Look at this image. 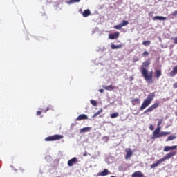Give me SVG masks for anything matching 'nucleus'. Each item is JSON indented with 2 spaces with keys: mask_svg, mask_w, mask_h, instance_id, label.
<instances>
[{
  "mask_svg": "<svg viewBox=\"0 0 177 177\" xmlns=\"http://www.w3.org/2000/svg\"><path fill=\"white\" fill-rule=\"evenodd\" d=\"M82 120H88V116L85 114H81L76 118V121H81Z\"/></svg>",
  "mask_w": 177,
  "mask_h": 177,
  "instance_id": "ddd939ff",
  "label": "nucleus"
},
{
  "mask_svg": "<svg viewBox=\"0 0 177 177\" xmlns=\"http://www.w3.org/2000/svg\"><path fill=\"white\" fill-rule=\"evenodd\" d=\"M41 114H42V112L41 111H38L37 112V115H41Z\"/></svg>",
  "mask_w": 177,
  "mask_h": 177,
  "instance_id": "c9c22d12",
  "label": "nucleus"
},
{
  "mask_svg": "<svg viewBox=\"0 0 177 177\" xmlns=\"http://www.w3.org/2000/svg\"><path fill=\"white\" fill-rule=\"evenodd\" d=\"M135 102L139 104L140 103V100L135 98L132 100L133 106H135Z\"/></svg>",
  "mask_w": 177,
  "mask_h": 177,
  "instance_id": "393cba45",
  "label": "nucleus"
},
{
  "mask_svg": "<svg viewBox=\"0 0 177 177\" xmlns=\"http://www.w3.org/2000/svg\"><path fill=\"white\" fill-rule=\"evenodd\" d=\"M129 24V22H128V21L123 20V21H122L120 26L122 27H124V26H128Z\"/></svg>",
  "mask_w": 177,
  "mask_h": 177,
  "instance_id": "412c9836",
  "label": "nucleus"
},
{
  "mask_svg": "<svg viewBox=\"0 0 177 177\" xmlns=\"http://www.w3.org/2000/svg\"><path fill=\"white\" fill-rule=\"evenodd\" d=\"M175 102H176V103H177V98L176 99Z\"/></svg>",
  "mask_w": 177,
  "mask_h": 177,
  "instance_id": "a19ab883",
  "label": "nucleus"
},
{
  "mask_svg": "<svg viewBox=\"0 0 177 177\" xmlns=\"http://www.w3.org/2000/svg\"><path fill=\"white\" fill-rule=\"evenodd\" d=\"M131 177H145V174L141 171H137L132 174Z\"/></svg>",
  "mask_w": 177,
  "mask_h": 177,
  "instance_id": "1a4fd4ad",
  "label": "nucleus"
},
{
  "mask_svg": "<svg viewBox=\"0 0 177 177\" xmlns=\"http://www.w3.org/2000/svg\"><path fill=\"white\" fill-rule=\"evenodd\" d=\"M119 169H120V171H121V167H120Z\"/></svg>",
  "mask_w": 177,
  "mask_h": 177,
  "instance_id": "79ce46f5",
  "label": "nucleus"
},
{
  "mask_svg": "<svg viewBox=\"0 0 177 177\" xmlns=\"http://www.w3.org/2000/svg\"><path fill=\"white\" fill-rule=\"evenodd\" d=\"M161 75H162L161 70L158 69L155 71V77L157 78V80H159Z\"/></svg>",
  "mask_w": 177,
  "mask_h": 177,
  "instance_id": "2eb2a0df",
  "label": "nucleus"
},
{
  "mask_svg": "<svg viewBox=\"0 0 177 177\" xmlns=\"http://www.w3.org/2000/svg\"><path fill=\"white\" fill-rule=\"evenodd\" d=\"M102 113H103V109H101L93 115V118H95V117H97V115H99V114Z\"/></svg>",
  "mask_w": 177,
  "mask_h": 177,
  "instance_id": "aec40b11",
  "label": "nucleus"
},
{
  "mask_svg": "<svg viewBox=\"0 0 177 177\" xmlns=\"http://www.w3.org/2000/svg\"><path fill=\"white\" fill-rule=\"evenodd\" d=\"M130 80H131V81H133V77L131 76V77H130Z\"/></svg>",
  "mask_w": 177,
  "mask_h": 177,
  "instance_id": "ea45409f",
  "label": "nucleus"
},
{
  "mask_svg": "<svg viewBox=\"0 0 177 177\" xmlns=\"http://www.w3.org/2000/svg\"><path fill=\"white\" fill-rule=\"evenodd\" d=\"M125 153H126L125 160H129V158L132 157V154H133L132 149L129 148L125 149Z\"/></svg>",
  "mask_w": 177,
  "mask_h": 177,
  "instance_id": "0eeeda50",
  "label": "nucleus"
},
{
  "mask_svg": "<svg viewBox=\"0 0 177 177\" xmlns=\"http://www.w3.org/2000/svg\"><path fill=\"white\" fill-rule=\"evenodd\" d=\"M90 15H91L90 10H85L82 13L83 17H88V16H89Z\"/></svg>",
  "mask_w": 177,
  "mask_h": 177,
  "instance_id": "f3484780",
  "label": "nucleus"
},
{
  "mask_svg": "<svg viewBox=\"0 0 177 177\" xmlns=\"http://www.w3.org/2000/svg\"><path fill=\"white\" fill-rule=\"evenodd\" d=\"M88 156V152L85 151V153L83 154V157H86Z\"/></svg>",
  "mask_w": 177,
  "mask_h": 177,
  "instance_id": "e433bc0d",
  "label": "nucleus"
},
{
  "mask_svg": "<svg viewBox=\"0 0 177 177\" xmlns=\"http://www.w3.org/2000/svg\"><path fill=\"white\" fill-rule=\"evenodd\" d=\"M153 20H167V17L162 16H155L153 17Z\"/></svg>",
  "mask_w": 177,
  "mask_h": 177,
  "instance_id": "dca6fc26",
  "label": "nucleus"
},
{
  "mask_svg": "<svg viewBox=\"0 0 177 177\" xmlns=\"http://www.w3.org/2000/svg\"><path fill=\"white\" fill-rule=\"evenodd\" d=\"M154 97H156V94L154 93H151L147 97L146 99L144 100L141 106L140 107V111H143L145 109L149 107L151 102H153Z\"/></svg>",
  "mask_w": 177,
  "mask_h": 177,
  "instance_id": "f03ea898",
  "label": "nucleus"
},
{
  "mask_svg": "<svg viewBox=\"0 0 177 177\" xmlns=\"http://www.w3.org/2000/svg\"><path fill=\"white\" fill-rule=\"evenodd\" d=\"M169 150H171L170 148H169V146H166V147L164 148V151L167 152V151H169Z\"/></svg>",
  "mask_w": 177,
  "mask_h": 177,
  "instance_id": "cd10ccee",
  "label": "nucleus"
},
{
  "mask_svg": "<svg viewBox=\"0 0 177 177\" xmlns=\"http://www.w3.org/2000/svg\"><path fill=\"white\" fill-rule=\"evenodd\" d=\"M63 139V135L55 134L45 138L46 142H54L55 140H60Z\"/></svg>",
  "mask_w": 177,
  "mask_h": 177,
  "instance_id": "39448f33",
  "label": "nucleus"
},
{
  "mask_svg": "<svg viewBox=\"0 0 177 177\" xmlns=\"http://www.w3.org/2000/svg\"><path fill=\"white\" fill-rule=\"evenodd\" d=\"M173 40L174 41V44L175 45H177V37L173 38Z\"/></svg>",
  "mask_w": 177,
  "mask_h": 177,
  "instance_id": "7c9ffc66",
  "label": "nucleus"
},
{
  "mask_svg": "<svg viewBox=\"0 0 177 177\" xmlns=\"http://www.w3.org/2000/svg\"><path fill=\"white\" fill-rule=\"evenodd\" d=\"M103 88L106 91H113V89H118V86H113V85L105 86H103Z\"/></svg>",
  "mask_w": 177,
  "mask_h": 177,
  "instance_id": "f8f14e48",
  "label": "nucleus"
},
{
  "mask_svg": "<svg viewBox=\"0 0 177 177\" xmlns=\"http://www.w3.org/2000/svg\"><path fill=\"white\" fill-rule=\"evenodd\" d=\"M169 149L170 150H176V149H177V145L169 147Z\"/></svg>",
  "mask_w": 177,
  "mask_h": 177,
  "instance_id": "c85d7f7f",
  "label": "nucleus"
},
{
  "mask_svg": "<svg viewBox=\"0 0 177 177\" xmlns=\"http://www.w3.org/2000/svg\"><path fill=\"white\" fill-rule=\"evenodd\" d=\"M171 15L172 16H177V10H175Z\"/></svg>",
  "mask_w": 177,
  "mask_h": 177,
  "instance_id": "f704fd0d",
  "label": "nucleus"
},
{
  "mask_svg": "<svg viewBox=\"0 0 177 177\" xmlns=\"http://www.w3.org/2000/svg\"><path fill=\"white\" fill-rule=\"evenodd\" d=\"M142 56H144L145 57L146 56H149V52L145 51V52L142 53Z\"/></svg>",
  "mask_w": 177,
  "mask_h": 177,
  "instance_id": "c756f323",
  "label": "nucleus"
},
{
  "mask_svg": "<svg viewBox=\"0 0 177 177\" xmlns=\"http://www.w3.org/2000/svg\"><path fill=\"white\" fill-rule=\"evenodd\" d=\"M143 67L141 68L142 75L144 77L146 82L148 84H153V71L149 72L146 69V67L150 66V61L147 60L142 63Z\"/></svg>",
  "mask_w": 177,
  "mask_h": 177,
  "instance_id": "f257e3e1",
  "label": "nucleus"
},
{
  "mask_svg": "<svg viewBox=\"0 0 177 177\" xmlns=\"http://www.w3.org/2000/svg\"><path fill=\"white\" fill-rule=\"evenodd\" d=\"M109 174H110V171L107 169H104L103 170V171L97 174V176H106V175H109Z\"/></svg>",
  "mask_w": 177,
  "mask_h": 177,
  "instance_id": "9b49d317",
  "label": "nucleus"
},
{
  "mask_svg": "<svg viewBox=\"0 0 177 177\" xmlns=\"http://www.w3.org/2000/svg\"><path fill=\"white\" fill-rule=\"evenodd\" d=\"M149 129H150L151 131H154V126H153V124H151V125L149 126Z\"/></svg>",
  "mask_w": 177,
  "mask_h": 177,
  "instance_id": "473e14b6",
  "label": "nucleus"
},
{
  "mask_svg": "<svg viewBox=\"0 0 177 177\" xmlns=\"http://www.w3.org/2000/svg\"><path fill=\"white\" fill-rule=\"evenodd\" d=\"M161 127H158L153 132L151 139H158V138H162V136H167V135H171V132L161 131Z\"/></svg>",
  "mask_w": 177,
  "mask_h": 177,
  "instance_id": "20e7f679",
  "label": "nucleus"
},
{
  "mask_svg": "<svg viewBox=\"0 0 177 177\" xmlns=\"http://www.w3.org/2000/svg\"><path fill=\"white\" fill-rule=\"evenodd\" d=\"M90 103L91 104L94 106V107H96V106H97V102H96V100H91Z\"/></svg>",
  "mask_w": 177,
  "mask_h": 177,
  "instance_id": "b1692460",
  "label": "nucleus"
},
{
  "mask_svg": "<svg viewBox=\"0 0 177 177\" xmlns=\"http://www.w3.org/2000/svg\"><path fill=\"white\" fill-rule=\"evenodd\" d=\"M119 114L118 112L113 113L111 114V118H117L118 117Z\"/></svg>",
  "mask_w": 177,
  "mask_h": 177,
  "instance_id": "a878e982",
  "label": "nucleus"
},
{
  "mask_svg": "<svg viewBox=\"0 0 177 177\" xmlns=\"http://www.w3.org/2000/svg\"><path fill=\"white\" fill-rule=\"evenodd\" d=\"M120 37V32H116L109 35V39H117Z\"/></svg>",
  "mask_w": 177,
  "mask_h": 177,
  "instance_id": "6e6552de",
  "label": "nucleus"
},
{
  "mask_svg": "<svg viewBox=\"0 0 177 177\" xmlns=\"http://www.w3.org/2000/svg\"><path fill=\"white\" fill-rule=\"evenodd\" d=\"M177 74V65L174 67L173 70L170 72V77H175Z\"/></svg>",
  "mask_w": 177,
  "mask_h": 177,
  "instance_id": "4468645a",
  "label": "nucleus"
},
{
  "mask_svg": "<svg viewBox=\"0 0 177 177\" xmlns=\"http://www.w3.org/2000/svg\"><path fill=\"white\" fill-rule=\"evenodd\" d=\"M173 88H174V89H177V82L173 84Z\"/></svg>",
  "mask_w": 177,
  "mask_h": 177,
  "instance_id": "72a5a7b5",
  "label": "nucleus"
},
{
  "mask_svg": "<svg viewBox=\"0 0 177 177\" xmlns=\"http://www.w3.org/2000/svg\"><path fill=\"white\" fill-rule=\"evenodd\" d=\"M91 131V127H84L80 130V132H88Z\"/></svg>",
  "mask_w": 177,
  "mask_h": 177,
  "instance_id": "5701e85b",
  "label": "nucleus"
},
{
  "mask_svg": "<svg viewBox=\"0 0 177 177\" xmlns=\"http://www.w3.org/2000/svg\"><path fill=\"white\" fill-rule=\"evenodd\" d=\"M113 28H115V30H121V28H122V26H121V24H120L119 25L115 26Z\"/></svg>",
  "mask_w": 177,
  "mask_h": 177,
  "instance_id": "bb28decb",
  "label": "nucleus"
},
{
  "mask_svg": "<svg viewBox=\"0 0 177 177\" xmlns=\"http://www.w3.org/2000/svg\"><path fill=\"white\" fill-rule=\"evenodd\" d=\"M72 1V2H80V1H81V0H71Z\"/></svg>",
  "mask_w": 177,
  "mask_h": 177,
  "instance_id": "58836bf2",
  "label": "nucleus"
},
{
  "mask_svg": "<svg viewBox=\"0 0 177 177\" xmlns=\"http://www.w3.org/2000/svg\"><path fill=\"white\" fill-rule=\"evenodd\" d=\"M175 139H176V136L171 135L167 138L166 142H169V140H174Z\"/></svg>",
  "mask_w": 177,
  "mask_h": 177,
  "instance_id": "6ab92c4d",
  "label": "nucleus"
},
{
  "mask_svg": "<svg viewBox=\"0 0 177 177\" xmlns=\"http://www.w3.org/2000/svg\"><path fill=\"white\" fill-rule=\"evenodd\" d=\"M77 158H73L72 159L69 160L68 161V167H73V165H74V164H77Z\"/></svg>",
  "mask_w": 177,
  "mask_h": 177,
  "instance_id": "9d476101",
  "label": "nucleus"
},
{
  "mask_svg": "<svg viewBox=\"0 0 177 177\" xmlns=\"http://www.w3.org/2000/svg\"><path fill=\"white\" fill-rule=\"evenodd\" d=\"M99 92H100V93H103V92H104V90L101 88L99 90Z\"/></svg>",
  "mask_w": 177,
  "mask_h": 177,
  "instance_id": "4c0bfd02",
  "label": "nucleus"
},
{
  "mask_svg": "<svg viewBox=\"0 0 177 177\" xmlns=\"http://www.w3.org/2000/svg\"><path fill=\"white\" fill-rule=\"evenodd\" d=\"M111 49H121L122 48V44H119L115 46V44H111Z\"/></svg>",
  "mask_w": 177,
  "mask_h": 177,
  "instance_id": "a211bd4d",
  "label": "nucleus"
},
{
  "mask_svg": "<svg viewBox=\"0 0 177 177\" xmlns=\"http://www.w3.org/2000/svg\"><path fill=\"white\" fill-rule=\"evenodd\" d=\"M160 106V102H156L153 104H152L151 106H149L147 109H146L144 111V113L146 114V113H151L153 110H156V109L158 108Z\"/></svg>",
  "mask_w": 177,
  "mask_h": 177,
  "instance_id": "423d86ee",
  "label": "nucleus"
},
{
  "mask_svg": "<svg viewBox=\"0 0 177 177\" xmlns=\"http://www.w3.org/2000/svg\"><path fill=\"white\" fill-rule=\"evenodd\" d=\"M174 156H176V151H171L166 154L162 158L159 159L156 161V163H153L151 165V168L153 169V168H157L158 165H160L162 162H164L166 160H169V158H171V157H174Z\"/></svg>",
  "mask_w": 177,
  "mask_h": 177,
  "instance_id": "7ed1b4c3",
  "label": "nucleus"
},
{
  "mask_svg": "<svg viewBox=\"0 0 177 177\" xmlns=\"http://www.w3.org/2000/svg\"><path fill=\"white\" fill-rule=\"evenodd\" d=\"M161 124H162V120L160 119L158 122V127H160V125H161Z\"/></svg>",
  "mask_w": 177,
  "mask_h": 177,
  "instance_id": "2f4dec72",
  "label": "nucleus"
},
{
  "mask_svg": "<svg viewBox=\"0 0 177 177\" xmlns=\"http://www.w3.org/2000/svg\"><path fill=\"white\" fill-rule=\"evenodd\" d=\"M150 44H151V41H150V40L145 41L142 42V45H144L145 46H150Z\"/></svg>",
  "mask_w": 177,
  "mask_h": 177,
  "instance_id": "4be33fe9",
  "label": "nucleus"
}]
</instances>
